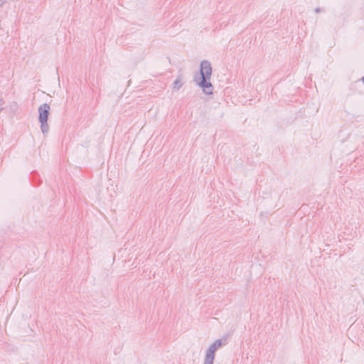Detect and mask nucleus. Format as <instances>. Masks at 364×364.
I'll use <instances>...</instances> for the list:
<instances>
[{
	"label": "nucleus",
	"instance_id": "obj_5",
	"mask_svg": "<svg viewBox=\"0 0 364 364\" xmlns=\"http://www.w3.org/2000/svg\"><path fill=\"white\" fill-rule=\"evenodd\" d=\"M6 2V0H0V7H2Z\"/></svg>",
	"mask_w": 364,
	"mask_h": 364
},
{
	"label": "nucleus",
	"instance_id": "obj_7",
	"mask_svg": "<svg viewBox=\"0 0 364 364\" xmlns=\"http://www.w3.org/2000/svg\"><path fill=\"white\" fill-rule=\"evenodd\" d=\"M363 81L364 82V77H363Z\"/></svg>",
	"mask_w": 364,
	"mask_h": 364
},
{
	"label": "nucleus",
	"instance_id": "obj_6",
	"mask_svg": "<svg viewBox=\"0 0 364 364\" xmlns=\"http://www.w3.org/2000/svg\"><path fill=\"white\" fill-rule=\"evenodd\" d=\"M3 110V108L0 107V112Z\"/></svg>",
	"mask_w": 364,
	"mask_h": 364
},
{
	"label": "nucleus",
	"instance_id": "obj_3",
	"mask_svg": "<svg viewBox=\"0 0 364 364\" xmlns=\"http://www.w3.org/2000/svg\"><path fill=\"white\" fill-rule=\"evenodd\" d=\"M222 341L220 339L213 343L205 352L203 364H213L215 352L221 347Z\"/></svg>",
	"mask_w": 364,
	"mask_h": 364
},
{
	"label": "nucleus",
	"instance_id": "obj_1",
	"mask_svg": "<svg viewBox=\"0 0 364 364\" xmlns=\"http://www.w3.org/2000/svg\"><path fill=\"white\" fill-rule=\"evenodd\" d=\"M213 68L211 63L206 60H202L200 65V77H195V81L205 95H210L213 92V86L210 82Z\"/></svg>",
	"mask_w": 364,
	"mask_h": 364
},
{
	"label": "nucleus",
	"instance_id": "obj_4",
	"mask_svg": "<svg viewBox=\"0 0 364 364\" xmlns=\"http://www.w3.org/2000/svg\"><path fill=\"white\" fill-rule=\"evenodd\" d=\"M183 84H184V82L183 80V76L182 75L177 76L172 84L173 90V91L179 90L183 87Z\"/></svg>",
	"mask_w": 364,
	"mask_h": 364
},
{
	"label": "nucleus",
	"instance_id": "obj_2",
	"mask_svg": "<svg viewBox=\"0 0 364 364\" xmlns=\"http://www.w3.org/2000/svg\"><path fill=\"white\" fill-rule=\"evenodd\" d=\"M50 106L47 103H43L38 107V120L41 123V129L43 134L48 133L49 126L48 119L49 116Z\"/></svg>",
	"mask_w": 364,
	"mask_h": 364
}]
</instances>
